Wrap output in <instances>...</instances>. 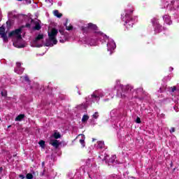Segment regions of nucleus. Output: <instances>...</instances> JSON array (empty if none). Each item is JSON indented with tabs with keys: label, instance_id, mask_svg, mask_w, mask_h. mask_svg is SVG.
I'll list each match as a JSON object with an SVG mask.
<instances>
[{
	"label": "nucleus",
	"instance_id": "obj_1",
	"mask_svg": "<svg viewBox=\"0 0 179 179\" xmlns=\"http://www.w3.org/2000/svg\"><path fill=\"white\" fill-rule=\"evenodd\" d=\"M134 13V9L130 10L129 12L127 11L124 17H122L123 22H124V26L127 29H131L134 27V23L135 20L132 17V14Z\"/></svg>",
	"mask_w": 179,
	"mask_h": 179
},
{
	"label": "nucleus",
	"instance_id": "obj_2",
	"mask_svg": "<svg viewBox=\"0 0 179 179\" xmlns=\"http://www.w3.org/2000/svg\"><path fill=\"white\" fill-rule=\"evenodd\" d=\"M58 34V30L55 28H52L50 31V33H48V37L50 41H52L53 44H57L58 43V41H57V38L55 36Z\"/></svg>",
	"mask_w": 179,
	"mask_h": 179
},
{
	"label": "nucleus",
	"instance_id": "obj_3",
	"mask_svg": "<svg viewBox=\"0 0 179 179\" xmlns=\"http://www.w3.org/2000/svg\"><path fill=\"white\" fill-rule=\"evenodd\" d=\"M16 37L17 40H22V28H18L8 34V37Z\"/></svg>",
	"mask_w": 179,
	"mask_h": 179
},
{
	"label": "nucleus",
	"instance_id": "obj_4",
	"mask_svg": "<svg viewBox=\"0 0 179 179\" xmlns=\"http://www.w3.org/2000/svg\"><path fill=\"white\" fill-rule=\"evenodd\" d=\"M0 36L3 41H8V36L6 35V32H5V27L3 25L0 27Z\"/></svg>",
	"mask_w": 179,
	"mask_h": 179
},
{
	"label": "nucleus",
	"instance_id": "obj_5",
	"mask_svg": "<svg viewBox=\"0 0 179 179\" xmlns=\"http://www.w3.org/2000/svg\"><path fill=\"white\" fill-rule=\"evenodd\" d=\"M124 91L127 93H129V94H132L134 93V87L129 85H127L125 86Z\"/></svg>",
	"mask_w": 179,
	"mask_h": 179
},
{
	"label": "nucleus",
	"instance_id": "obj_6",
	"mask_svg": "<svg viewBox=\"0 0 179 179\" xmlns=\"http://www.w3.org/2000/svg\"><path fill=\"white\" fill-rule=\"evenodd\" d=\"M50 145H52V146H53L56 149H58V148H59V145H61V143H59V141H58V140H50Z\"/></svg>",
	"mask_w": 179,
	"mask_h": 179
},
{
	"label": "nucleus",
	"instance_id": "obj_7",
	"mask_svg": "<svg viewBox=\"0 0 179 179\" xmlns=\"http://www.w3.org/2000/svg\"><path fill=\"white\" fill-rule=\"evenodd\" d=\"M87 26H88V29L90 30H94L95 31H97V30H99L97 25H96L92 22L88 23Z\"/></svg>",
	"mask_w": 179,
	"mask_h": 179
},
{
	"label": "nucleus",
	"instance_id": "obj_8",
	"mask_svg": "<svg viewBox=\"0 0 179 179\" xmlns=\"http://www.w3.org/2000/svg\"><path fill=\"white\" fill-rule=\"evenodd\" d=\"M44 38V35L43 34H38L34 40V44H37L40 40H43Z\"/></svg>",
	"mask_w": 179,
	"mask_h": 179
},
{
	"label": "nucleus",
	"instance_id": "obj_9",
	"mask_svg": "<svg viewBox=\"0 0 179 179\" xmlns=\"http://www.w3.org/2000/svg\"><path fill=\"white\" fill-rule=\"evenodd\" d=\"M31 23H35L34 30H40L41 29V25L40 23L34 22V20L31 19Z\"/></svg>",
	"mask_w": 179,
	"mask_h": 179
},
{
	"label": "nucleus",
	"instance_id": "obj_10",
	"mask_svg": "<svg viewBox=\"0 0 179 179\" xmlns=\"http://www.w3.org/2000/svg\"><path fill=\"white\" fill-rule=\"evenodd\" d=\"M24 118V114H20L18 116H17L15 119V121H22Z\"/></svg>",
	"mask_w": 179,
	"mask_h": 179
},
{
	"label": "nucleus",
	"instance_id": "obj_11",
	"mask_svg": "<svg viewBox=\"0 0 179 179\" xmlns=\"http://www.w3.org/2000/svg\"><path fill=\"white\" fill-rule=\"evenodd\" d=\"M154 27L155 30H157L158 33H160V31H162V26L159 23L157 24L156 25H154Z\"/></svg>",
	"mask_w": 179,
	"mask_h": 179
},
{
	"label": "nucleus",
	"instance_id": "obj_12",
	"mask_svg": "<svg viewBox=\"0 0 179 179\" xmlns=\"http://www.w3.org/2000/svg\"><path fill=\"white\" fill-rule=\"evenodd\" d=\"M54 15L55 16H56V17H62V14L59 13V11H58V10H55L54 11Z\"/></svg>",
	"mask_w": 179,
	"mask_h": 179
},
{
	"label": "nucleus",
	"instance_id": "obj_13",
	"mask_svg": "<svg viewBox=\"0 0 179 179\" xmlns=\"http://www.w3.org/2000/svg\"><path fill=\"white\" fill-rule=\"evenodd\" d=\"M115 159H117V155H113V156L109 159V163H115Z\"/></svg>",
	"mask_w": 179,
	"mask_h": 179
},
{
	"label": "nucleus",
	"instance_id": "obj_14",
	"mask_svg": "<svg viewBox=\"0 0 179 179\" xmlns=\"http://www.w3.org/2000/svg\"><path fill=\"white\" fill-rule=\"evenodd\" d=\"M53 137L55 138V140L59 139V138H61V134L57 133V132H55L53 134Z\"/></svg>",
	"mask_w": 179,
	"mask_h": 179
},
{
	"label": "nucleus",
	"instance_id": "obj_15",
	"mask_svg": "<svg viewBox=\"0 0 179 179\" xmlns=\"http://www.w3.org/2000/svg\"><path fill=\"white\" fill-rule=\"evenodd\" d=\"M98 148H99V149H103L104 148V141H99Z\"/></svg>",
	"mask_w": 179,
	"mask_h": 179
},
{
	"label": "nucleus",
	"instance_id": "obj_16",
	"mask_svg": "<svg viewBox=\"0 0 179 179\" xmlns=\"http://www.w3.org/2000/svg\"><path fill=\"white\" fill-rule=\"evenodd\" d=\"M153 26H156V24H159V21L157 18H152L151 20Z\"/></svg>",
	"mask_w": 179,
	"mask_h": 179
},
{
	"label": "nucleus",
	"instance_id": "obj_17",
	"mask_svg": "<svg viewBox=\"0 0 179 179\" xmlns=\"http://www.w3.org/2000/svg\"><path fill=\"white\" fill-rule=\"evenodd\" d=\"M87 120H89V115H84L82 118V122H86V121H87Z\"/></svg>",
	"mask_w": 179,
	"mask_h": 179
},
{
	"label": "nucleus",
	"instance_id": "obj_18",
	"mask_svg": "<svg viewBox=\"0 0 179 179\" xmlns=\"http://www.w3.org/2000/svg\"><path fill=\"white\" fill-rule=\"evenodd\" d=\"M59 43H65L66 41V38H65V36L64 38V37H62V36H61L59 38Z\"/></svg>",
	"mask_w": 179,
	"mask_h": 179
},
{
	"label": "nucleus",
	"instance_id": "obj_19",
	"mask_svg": "<svg viewBox=\"0 0 179 179\" xmlns=\"http://www.w3.org/2000/svg\"><path fill=\"white\" fill-rule=\"evenodd\" d=\"M38 143L40 146L42 147L43 148L45 147V141L41 140Z\"/></svg>",
	"mask_w": 179,
	"mask_h": 179
},
{
	"label": "nucleus",
	"instance_id": "obj_20",
	"mask_svg": "<svg viewBox=\"0 0 179 179\" xmlns=\"http://www.w3.org/2000/svg\"><path fill=\"white\" fill-rule=\"evenodd\" d=\"M64 26H66V30H68V31L73 30V26L72 25L67 26L66 24H65Z\"/></svg>",
	"mask_w": 179,
	"mask_h": 179
},
{
	"label": "nucleus",
	"instance_id": "obj_21",
	"mask_svg": "<svg viewBox=\"0 0 179 179\" xmlns=\"http://www.w3.org/2000/svg\"><path fill=\"white\" fill-rule=\"evenodd\" d=\"M93 118L97 120L99 118V112H95L94 114L92 115Z\"/></svg>",
	"mask_w": 179,
	"mask_h": 179
},
{
	"label": "nucleus",
	"instance_id": "obj_22",
	"mask_svg": "<svg viewBox=\"0 0 179 179\" xmlns=\"http://www.w3.org/2000/svg\"><path fill=\"white\" fill-rule=\"evenodd\" d=\"M80 143L82 145L83 148H85V138L80 139Z\"/></svg>",
	"mask_w": 179,
	"mask_h": 179
},
{
	"label": "nucleus",
	"instance_id": "obj_23",
	"mask_svg": "<svg viewBox=\"0 0 179 179\" xmlns=\"http://www.w3.org/2000/svg\"><path fill=\"white\" fill-rule=\"evenodd\" d=\"M24 80L25 82H27V83H30V78H29V76H25L24 77Z\"/></svg>",
	"mask_w": 179,
	"mask_h": 179
},
{
	"label": "nucleus",
	"instance_id": "obj_24",
	"mask_svg": "<svg viewBox=\"0 0 179 179\" xmlns=\"http://www.w3.org/2000/svg\"><path fill=\"white\" fill-rule=\"evenodd\" d=\"M27 179H33V174L31 173H27L26 176Z\"/></svg>",
	"mask_w": 179,
	"mask_h": 179
},
{
	"label": "nucleus",
	"instance_id": "obj_25",
	"mask_svg": "<svg viewBox=\"0 0 179 179\" xmlns=\"http://www.w3.org/2000/svg\"><path fill=\"white\" fill-rule=\"evenodd\" d=\"M83 31H87L89 30L88 26L87 27H82Z\"/></svg>",
	"mask_w": 179,
	"mask_h": 179
},
{
	"label": "nucleus",
	"instance_id": "obj_26",
	"mask_svg": "<svg viewBox=\"0 0 179 179\" xmlns=\"http://www.w3.org/2000/svg\"><path fill=\"white\" fill-rule=\"evenodd\" d=\"M136 124H141V117H138L136 120Z\"/></svg>",
	"mask_w": 179,
	"mask_h": 179
},
{
	"label": "nucleus",
	"instance_id": "obj_27",
	"mask_svg": "<svg viewBox=\"0 0 179 179\" xmlns=\"http://www.w3.org/2000/svg\"><path fill=\"white\" fill-rule=\"evenodd\" d=\"M176 90H177V87L176 86H173V87H171L172 93H174L176 92Z\"/></svg>",
	"mask_w": 179,
	"mask_h": 179
},
{
	"label": "nucleus",
	"instance_id": "obj_28",
	"mask_svg": "<svg viewBox=\"0 0 179 179\" xmlns=\"http://www.w3.org/2000/svg\"><path fill=\"white\" fill-rule=\"evenodd\" d=\"M1 96L6 97V96H8V93L6 92H1Z\"/></svg>",
	"mask_w": 179,
	"mask_h": 179
},
{
	"label": "nucleus",
	"instance_id": "obj_29",
	"mask_svg": "<svg viewBox=\"0 0 179 179\" xmlns=\"http://www.w3.org/2000/svg\"><path fill=\"white\" fill-rule=\"evenodd\" d=\"M51 45V43H50V41H46L45 42V46L46 47H50Z\"/></svg>",
	"mask_w": 179,
	"mask_h": 179
},
{
	"label": "nucleus",
	"instance_id": "obj_30",
	"mask_svg": "<svg viewBox=\"0 0 179 179\" xmlns=\"http://www.w3.org/2000/svg\"><path fill=\"white\" fill-rule=\"evenodd\" d=\"M59 33L62 34V35H61L62 37L65 38V35L64 34V31L59 30Z\"/></svg>",
	"mask_w": 179,
	"mask_h": 179
},
{
	"label": "nucleus",
	"instance_id": "obj_31",
	"mask_svg": "<svg viewBox=\"0 0 179 179\" xmlns=\"http://www.w3.org/2000/svg\"><path fill=\"white\" fill-rule=\"evenodd\" d=\"M16 66L18 67V68H20L22 66V63L21 62H17L16 63Z\"/></svg>",
	"mask_w": 179,
	"mask_h": 179
},
{
	"label": "nucleus",
	"instance_id": "obj_32",
	"mask_svg": "<svg viewBox=\"0 0 179 179\" xmlns=\"http://www.w3.org/2000/svg\"><path fill=\"white\" fill-rule=\"evenodd\" d=\"M31 26V24H29V23H27V24H25V27H27V29H30Z\"/></svg>",
	"mask_w": 179,
	"mask_h": 179
},
{
	"label": "nucleus",
	"instance_id": "obj_33",
	"mask_svg": "<svg viewBox=\"0 0 179 179\" xmlns=\"http://www.w3.org/2000/svg\"><path fill=\"white\" fill-rule=\"evenodd\" d=\"M171 134L173 132H176V129L174 127H172L170 130Z\"/></svg>",
	"mask_w": 179,
	"mask_h": 179
},
{
	"label": "nucleus",
	"instance_id": "obj_34",
	"mask_svg": "<svg viewBox=\"0 0 179 179\" xmlns=\"http://www.w3.org/2000/svg\"><path fill=\"white\" fill-rule=\"evenodd\" d=\"M92 97H94V99H97V97H99V96L94 94H92Z\"/></svg>",
	"mask_w": 179,
	"mask_h": 179
},
{
	"label": "nucleus",
	"instance_id": "obj_35",
	"mask_svg": "<svg viewBox=\"0 0 179 179\" xmlns=\"http://www.w3.org/2000/svg\"><path fill=\"white\" fill-rule=\"evenodd\" d=\"M3 171V168L2 166L0 167V176L2 174V171Z\"/></svg>",
	"mask_w": 179,
	"mask_h": 179
},
{
	"label": "nucleus",
	"instance_id": "obj_36",
	"mask_svg": "<svg viewBox=\"0 0 179 179\" xmlns=\"http://www.w3.org/2000/svg\"><path fill=\"white\" fill-rule=\"evenodd\" d=\"M19 177L21 179H24V175H20Z\"/></svg>",
	"mask_w": 179,
	"mask_h": 179
},
{
	"label": "nucleus",
	"instance_id": "obj_37",
	"mask_svg": "<svg viewBox=\"0 0 179 179\" xmlns=\"http://www.w3.org/2000/svg\"><path fill=\"white\" fill-rule=\"evenodd\" d=\"M121 97L122 98V99H125V97H127V95H125V94H121Z\"/></svg>",
	"mask_w": 179,
	"mask_h": 179
},
{
	"label": "nucleus",
	"instance_id": "obj_38",
	"mask_svg": "<svg viewBox=\"0 0 179 179\" xmlns=\"http://www.w3.org/2000/svg\"><path fill=\"white\" fill-rule=\"evenodd\" d=\"M28 3H31V0H25Z\"/></svg>",
	"mask_w": 179,
	"mask_h": 179
},
{
	"label": "nucleus",
	"instance_id": "obj_39",
	"mask_svg": "<svg viewBox=\"0 0 179 179\" xmlns=\"http://www.w3.org/2000/svg\"><path fill=\"white\" fill-rule=\"evenodd\" d=\"M110 177H111L112 178H115V177H117V176H116V175H112Z\"/></svg>",
	"mask_w": 179,
	"mask_h": 179
},
{
	"label": "nucleus",
	"instance_id": "obj_40",
	"mask_svg": "<svg viewBox=\"0 0 179 179\" xmlns=\"http://www.w3.org/2000/svg\"><path fill=\"white\" fill-rule=\"evenodd\" d=\"M45 163L44 162H42V167H44Z\"/></svg>",
	"mask_w": 179,
	"mask_h": 179
},
{
	"label": "nucleus",
	"instance_id": "obj_41",
	"mask_svg": "<svg viewBox=\"0 0 179 179\" xmlns=\"http://www.w3.org/2000/svg\"><path fill=\"white\" fill-rule=\"evenodd\" d=\"M13 157H16V155H13Z\"/></svg>",
	"mask_w": 179,
	"mask_h": 179
},
{
	"label": "nucleus",
	"instance_id": "obj_42",
	"mask_svg": "<svg viewBox=\"0 0 179 179\" xmlns=\"http://www.w3.org/2000/svg\"><path fill=\"white\" fill-rule=\"evenodd\" d=\"M37 47H41V45H37Z\"/></svg>",
	"mask_w": 179,
	"mask_h": 179
},
{
	"label": "nucleus",
	"instance_id": "obj_43",
	"mask_svg": "<svg viewBox=\"0 0 179 179\" xmlns=\"http://www.w3.org/2000/svg\"><path fill=\"white\" fill-rule=\"evenodd\" d=\"M17 1H23V0H17Z\"/></svg>",
	"mask_w": 179,
	"mask_h": 179
},
{
	"label": "nucleus",
	"instance_id": "obj_44",
	"mask_svg": "<svg viewBox=\"0 0 179 179\" xmlns=\"http://www.w3.org/2000/svg\"><path fill=\"white\" fill-rule=\"evenodd\" d=\"M10 127H11V126L10 125V126L8 127V128H10Z\"/></svg>",
	"mask_w": 179,
	"mask_h": 179
},
{
	"label": "nucleus",
	"instance_id": "obj_45",
	"mask_svg": "<svg viewBox=\"0 0 179 179\" xmlns=\"http://www.w3.org/2000/svg\"><path fill=\"white\" fill-rule=\"evenodd\" d=\"M104 160H106V157H104Z\"/></svg>",
	"mask_w": 179,
	"mask_h": 179
},
{
	"label": "nucleus",
	"instance_id": "obj_46",
	"mask_svg": "<svg viewBox=\"0 0 179 179\" xmlns=\"http://www.w3.org/2000/svg\"><path fill=\"white\" fill-rule=\"evenodd\" d=\"M0 179H2L1 178H0Z\"/></svg>",
	"mask_w": 179,
	"mask_h": 179
},
{
	"label": "nucleus",
	"instance_id": "obj_47",
	"mask_svg": "<svg viewBox=\"0 0 179 179\" xmlns=\"http://www.w3.org/2000/svg\"><path fill=\"white\" fill-rule=\"evenodd\" d=\"M0 121H1V118H0Z\"/></svg>",
	"mask_w": 179,
	"mask_h": 179
}]
</instances>
